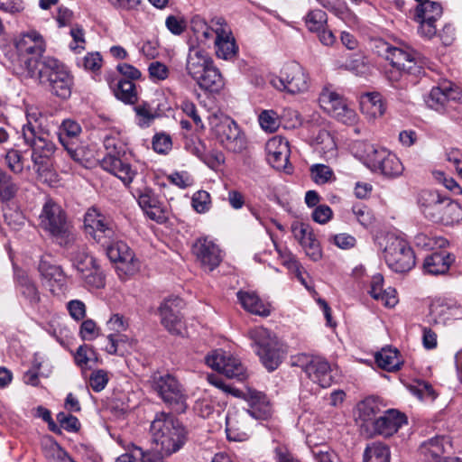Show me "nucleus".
<instances>
[{
  "label": "nucleus",
  "mask_w": 462,
  "mask_h": 462,
  "mask_svg": "<svg viewBox=\"0 0 462 462\" xmlns=\"http://www.w3.org/2000/svg\"><path fill=\"white\" fill-rule=\"evenodd\" d=\"M102 57L98 52H89L82 60L80 65L92 72L98 71L102 67Z\"/></svg>",
  "instance_id": "62"
},
{
  "label": "nucleus",
  "mask_w": 462,
  "mask_h": 462,
  "mask_svg": "<svg viewBox=\"0 0 462 462\" xmlns=\"http://www.w3.org/2000/svg\"><path fill=\"white\" fill-rule=\"evenodd\" d=\"M171 146L172 143L170 135L165 134H157L154 135L152 148L156 152L165 154L171 149Z\"/></svg>",
  "instance_id": "63"
},
{
  "label": "nucleus",
  "mask_w": 462,
  "mask_h": 462,
  "mask_svg": "<svg viewBox=\"0 0 462 462\" xmlns=\"http://www.w3.org/2000/svg\"><path fill=\"white\" fill-rule=\"evenodd\" d=\"M448 444V441L445 437L437 436L422 443L420 450L426 456L439 458L446 453V445Z\"/></svg>",
  "instance_id": "47"
},
{
  "label": "nucleus",
  "mask_w": 462,
  "mask_h": 462,
  "mask_svg": "<svg viewBox=\"0 0 462 462\" xmlns=\"http://www.w3.org/2000/svg\"><path fill=\"white\" fill-rule=\"evenodd\" d=\"M250 409L246 412L255 418L263 419L271 414V406L267 396L257 391L249 392Z\"/></svg>",
  "instance_id": "39"
},
{
  "label": "nucleus",
  "mask_w": 462,
  "mask_h": 462,
  "mask_svg": "<svg viewBox=\"0 0 462 462\" xmlns=\"http://www.w3.org/2000/svg\"><path fill=\"white\" fill-rule=\"evenodd\" d=\"M301 366L307 376L322 388H327L331 385L333 382L331 366L323 357H306V361Z\"/></svg>",
  "instance_id": "21"
},
{
  "label": "nucleus",
  "mask_w": 462,
  "mask_h": 462,
  "mask_svg": "<svg viewBox=\"0 0 462 462\" xmlns=\"http://www.w3.org/2000/svg\"><path fill=\"white\" fill-rule=\"evenodd\" d=\"M454 262V257L445 252H435L428 255L423 262V270L425 273L439 275L446 273Z\"/></svg>",
  "instance_id": "33"
},
{
  "label": "nucleus",
  "mask_w": 462,
  "mask_h": 462,
  "mask_svg": "<svg viewBox=\"0 0 462 462\" xmlns=\"http://www.w3.org/2000/svg\"><path fill=\"white\" fill-rule=\"evenodd\" d=\"M38 81L51 94L67 99L71 95L73 76L69 69L52 57H44L42 65L28 76Z\"/></svg>",
  "instance_id": "2"
},
{
  "label": "nucleus",
  "mask_w": 462,
  "mask_h": 462,
  "mask_svg": "<svg viewBox=\"0 0 462 462\" xmlns=\"http://www.w3.org/2000/svg\"><path fill=\"white\" fill-rule=\"evenodd\" d=\"M216 54L218 58L230 60L237 52V46L235 39L221 30V34H217L215 39Z\"/></svg>",
  "instance_id": "43"
},
{
  "label": "nucleus",
  "mask_w": 462,
  "mask_h": 462,
  "mask_svg": "<svg viewBox=\"0 0 462 462\" xmlns=\"http://www.w3.org/2000/svg\"><path fill=\"white\" fill-rule=\"evenodd\" d=\"M205 362L227 378L244 381L247 377L246 368L241 361L222 349L212 351L205 357Z\"/></svg>",
  "instance_id": "15"
},
{
  "label": "nucleus",
  "mask_w": 462,
  "mask_h": 462,
  "mask_svg": "<svg viewBox=\"0 0 462 462\" xmlns=\"http://www.w3.org/2000/svg\"><path fill=\"white\" fill-rule=\"evenodd\" d=\"M19 189L18 185L7 172L0 168V199L10 200Z\"/></svg>",
  "instance_id": "50"
},
{
  "label": "nucleus",
  "mask_w": 462,
  "mask_h": 462,
  "mask_svg": "<svg viewBox=\"0 0 462 462\" xmlns=\"http://www.w3.org/2000/svg\"><path fill=\"white\" fill-rule=\"evenodd\" d=\"M79 335L83 340H93L98 336V328L92 319H86L80 325Z\"/></svg>",
  "instance_id": "64"
},
{
  "label": "nucleus",
  "mask_w": 462,
  "mask_h": 462,
  "mask_svg": "<svg viewBox=\"0 0 462 462\" xmlns=\"http://www.w3.org/2000/svg\"><path fill=\"white\" fill-rule=\"evenodd\" d=\"M328 16L327 14L320 10H311L305 16V24L308 30L311 32H318L323 27L327 26Z\"/></svg>",
  "instance_id": "51"
},
{
  "label": "nucleus",
  "mask_w": 462,
  "mask_h": 462,
  "mask_svg": "<svg viewBox=\"0 0 462 462\" xmlns=\"http://www.w3.org/2000/svg\"><path fill=\"white\" fill-rule=\"evenodd\" d=\"M14 45L22 73L28 77L31 70H35L42 65L43 58H41L45 51L43 38L38 32L32 30L21 34L15 40Z\"/></svg>",
  "instance_id": "7"
},
{
  "label": "nucleus",
  "mask_w": 462,
  "mask_h": 462,
  "mask_svg": "<svg viewBox=\"0 0 462 462\" xmlns=\"http://www.w3.org/2000/svg\"><path fill=\"white\" fill-rule=\"evenodd\" d=\"M443 8L440 3L426 1L418 4L414 11V20L419 23L418 33L424 38L431 39L437 34V21L442 16Z\"/></svg>",
  "instance_id": "17"
},
{
  "label": "nucleus",
  "mask_w": 462,
  "mask_h": 462,
  "mask_svg": "<svg viewBox=\"0 0 462 462\" xmlns=\"http://www.w3.org/2000/svg\"><path fill=\"white\" fill-rule=\"evenodd\" d=\"M5 162L10 169L15 174L22 173L23 171V157L22 153L17 151L11 149L5 154Z\"/></svg>",
  "instance_id": "58"
},
{
  "label": "nucleus",
  "mask_w": 462,
  "mask_h": 462,
  "mask_svg": "<svg viewBox=\"0 0 462 462\" xmlns=\"http://www.w3.org/2000/svg\"><path fill=\"white\" fill-rule=\"evenodd\" d=\"M84 227L86 233L102 245L111 243L116 238L114 221L94 207L85 213Z\"/></svg>",
  "instance_id": "12"
},
{
  "label": "nucleus",
  "mask_w": 462,
  "mask_h": 462,
  "mask_svg": "<svg viewBox=\"0 0 462 462\" xmlns=\"http://www.w3.org/2000/svg\"><path fill=\"white\" fill-rule=\"evenodd\" d=\"M320 106L337 121L354 125L357 120L356 111L349 107L345 99L329 88H324L319 95Z\"/></svg>",
  "instance_id": "16"
},
{
  "label": "nucleus",
  "mask_w": 462,
  "mask_h": 462,
  "mask_svg": "<svg viewBox=\"0 0 462 462\" xmlns=\"http://www.w3.org/2000/svg\"><path fill=\"white\" fill-rule=\"evenodd\" d=\"M38 270L41 277L50 287L53 294L63 293L66 289L67 278L60 266L53 264L46 258L40 260Z\"/></svg>",
  "instance_id": "23"
},
{
  "label": "nucleus",
  "mask_w": 462,
  "mask_h": 462,
  "mask_svg": "<svg viewBox=\"0 0 462 462\" xmlns=\"http://www.w3.org/2000/svg\"><path fill=\"white\" fill-rule=\"evenodd\" d=\"M157 452L169 457L180 451L186 444L189 431L184 424L170 412H157L149 430Z\"/></svg>",
  "instance_id": "1"
},
{
  "label": "nucleus",
  "mask_w": 462,
  "mask_h": 462,
  "mask_svg": "<svg viewBox=\"0 0 462 462\" xmlns=\"http://www.w3.org/2000/svg\"><path fill=\"white\" fill-rule=\"evenodd\" d=\"M310 178L318 185H324L336 180L333 170L325 164H313L310 168Z\"/></svg>",
  "instance_id": "48"
},
{
  "label": "nucleus",
  "mask_w": 462,
  "mask_h": 462,
  "mask_svg": "<svg viewBox=\"0 0 462 462\" xmlns=\"http://www.w3.org/2000/svg\"><path fill=\"white\" fill-rule=\"evenodd\" d=\"M366 155L365 163L374 172H380L386 178L394 179L401 176L404 167L401 160L385 149H376L371 144H365Z\"/></svg>",
  "instance_id": "11"
},
{
  "label": "nucleus",
  "mask_w": 462,
  "mask_h": 462,
  "mask_svg": "<svg viewBox=\"0 0 462 462\" xmlns=\"http://www.w3.org/2000/svg\"><path fill=\"white\" fill-rule=\"evenodd\" d=\"M247 335L263 366L269 372L276 370L283 358L282 344L276 336L263 327L250 328Z\"/></svg>",
  "instance_id": "6"
},
{
  "label": "nucleus",
  "mask_w": 462,
  "mask_h": 462,
  "mask_svg": "<svg viewBox=\"0 0 462 462\" xmlns=\"http://www.w3.org/2000/svg\"><path fill=\"white\" fill-rule=\"evenodd\" d=\"M184 148L199 159H201L206 151L204 142L198 137H185Z\"/></svg>",
  "instance_id": "61"
},
{
  "label": "nucleus",
  "mask_w": 462,
  "mask_h": 462,
  "mask_svg": "<svg viewBox=\"0 0 462 462\" xmlns=\"http://www.w3.org/2000/svg\"><path fill=\"white\" fill-rule=\"evenodd\" d=\"M18 290L20 293L28 300L32 306H36L40 300V292L34 284L27 276L21 275L17 279Z\"/></svg>",
  "instance_id": "45"
},
{
  "label": "nucleus",
  "mask_w": 462,
  "mask_h": 462,
  "mask_svg": "<svg viewBox=\"0 0 462 462\" xmlns=\"http://www.w3.org/2000/svg\"><path fill=\"white\" fill-rule=\"evenodd\" d=\"M42 452L48 462H74L52 437H47L42 443Z\"/></svg>",
  "instance_id": "42"
},
{
  "label": "nucleus",
  "mask_w": 462,
  "mask_h": 462,
  "mask_svg": "<svg viewBox=\"0 0 462 462\" xmlns=\"http://www.w3.org/2000/svg\"><path fill=\"white\" fill-rule=\"evenodd\" d=\"M134 196L137 197L139 206L150 219L158 223H162L167 219L163 208L151 189H138L135 190Z\"/></svg>",
  "instance_id": "27"
},
{
  "label": "nucleus",
  "mask_w": 462,
  "mask_h": 462,
  "mask_svg": "<svg viewBox=\"0 0 462 462\" xmlns=\"http://www.w3.org/2000/svg\"><path fill=\"white\" fill-rule=\"evenodd\" d=\"M180 109L187 116L192 119L197 131H202L205 129V125L200 116L199 115L197 106L192 101L189 99L181 101Z\"/></svg>",
  "instance_id": "55"
},
{
  "label": "nucleus",
  "mask_w": 462,
  "mask_h": 462,
  "mask_svg": "<svg viewBox=\"0 0 462 462\" xmlns=\"http://www.w3.org/2000/svg\"><path fill=\"white\" fill-rule=\"evenodd\" d=\"M279 82L282 89L291 94L304 92L309 88L308 75L297 62H291L283 66Z\"/></svg>",
  "instance_id": "18"
},
{
  "label": "nucleus",
  "mask_w": 462,
  "mask_h": 462,
  "mask_svg": "<svg viewBox=\"0 0 462 462\" xmlns=\"http://www.w3.org/2000/svg\"><path fill=\"white\" fill-rule=\"evenodd\" d=\"M150 382L153 391L165 403L172 408L183 406L186 400L184 390L174 376L170 374L155 373Z\"/></svg>",
  "instance_id": "14"
},
{
  "label": "nucleus",
  "mask_w": 462,
  "mask_h": 462,
  "mask_svg": "<svg viewBox=\"0 0 462 462\" xmlns=\"http://www.w3.org/2000/svg\"><path fill=\"white\" fill-rule=\"evenodd\" d=\"M261 127L268 133H274L281 124L280 115L274 110H263L258 117Z\"/></svg>",
  "instance_id": "52"
},
{
  "label": "nucleus",
  "mask_w": 462,
  "mask_h": 462,
  "mask_svg": "<svg viewBox=\"0 0 462 462\" xmlns=\"http://www.w3.org/2000/svg\"><path fill=\"white\" fill-rule=\"evenodd\" d=\"M417 201L422 214L433 222H448L444 213L458 210L457 204L442 198L434 190H421Z\"/></svg>",
  "instance_id": "13"
},
{
  "label": "nucleus",
  "mask_w": 462,
  "mask_h": 462,
  "mask_svg": "<svg viewBox=\"0 0 462 462\" xmlns=\"http://www.w3.org/2000/svg\"><path fill=\"white\" fill-rule=\"evenodd\" d=\"M383 45L386 60L396 69V71L390 72L389 79L391 80H399L395 75L397 72L401 78L405 79L409 76L419 77L423 73L422 62L417 51L410 48L402 49L391 46L387 43Z\"/></svg>",
  "instance_id": "8"
},
{
  "label": "nucleus",
  "mask_w": 462,
  "mask_h": 462,
  "mask_svg": "<svg viewBox=\"0 0 462 462\" xmlns=\"http://www.w3.org/2000/svg\"><path fill=\"white\" fill-rule=\"evenodd\" d=\"M389 447L383 442H373L366 446L364 452V462H390Z\"/></svg>",
  "instance_id": "44"
},
{
  "label": "nucleus",
  "mask_w": 462,
  "mask_h": 462,
  "mask_svg": "<svg viewBox=\"0 0 462 462\" xmlns=\"http://www.w3.org/2000/svg\"><path fill=\"white\" fill-rule=\"evenodd\" d=\"M149 77L152 82L165 80L170 74L169 68L161 61H152L148 67Z\"/></svg>",
  "instance_id": "56"
},
{
  "label": "nucleus",
  "mask_w": 462,
  "mask_h": 462,
  "mask_svg": "<svg viewBox=\"0 0 462 462\" xmlns=\"http://www.w3.org/2000/svg\"><path fill=\"white\" fill-rule=\"evenodd\" d=\"M291 231L294 237L303 247L306 254L311 260L319 261L322 256V251L312 228L307 224L296 223L292 225Z\"/></svg>",
  "instance_id": "26"
},
{
  "label": "nucleus",
  "mask_w": 462,
  "mask_h": 462,
  "mask_svg": "<svg viewBox=\"0 0 462 462\" xmlns=\"http://www.w3.org/2000/svg\"><path fill=\"white\" fill-rule=\"evenodd\" d=\"M406 423L407 417L404 413L390 409L374 421V426L367 435L378 434L383 437H391Z\"/></svg>",
  "instance_id": "20"
},
{
  "label": "nucleus",
  "mask_w": 462,
  "mask_h": 462,
  "mask_svg": "<svg viewBox=\"0 0 462 462\" xmlns=\"http://www.w3.org/2000/svg\"><path fill=\"white\" fill-rule=\"evenodd\" d=\"M57 420L61 428L69 432H76L80 428V423L77 417L63 411L57 414Z\"/></svg>",
  "instance_id": "60"
},
{
  "label": "nucleus",
  "mask_w": 462,
  "mask_h": 462,
  "mask_svg": "<svg viewBox=\"0 0 462 462\" xmlns=\"http://www.w3.org/2000/svg\"><path fill=\"white\" fill-rule=\"evenodd\" d=\"M108 345L106 351L110 355L124 356L136 346V340L125 334L111 333L107 336Z\"/></svg>",
  "instance_id": "37"
},
{
  "label": "nucleus",
  "mask_w": 462,
  "mask_h": 462,
  "mask_svg": "<svg viewBox=\"0 0 462 462\" xmlns=\"http://www.w3.org/2000/svg\"><path fill=\"white\" fill-rule=\"evenodd\" d=\"M211 132L226 150L240 152L246 147V141L237 124L226 116L213 115L209 117Z\"/></svg>",
  "instance_id": "9"
},
{
  "label": "nucleus",
  "mask_w": 462,
  "mask_h": 462,
  "mask_svg": "<svg viewBox=\"0 0 462 462\" xmlns=\"http://www.w3.org/2000/svg\"><path fill=\"white\" fill-rule=\"evenodd\" d=\"M106 254L110 261L120 263L125 265V273H132L134 271V255L130 247L124 242L118 241L114 244L106 245Z\"/></svg>",
  "instance_id": "31"
},
{
  "label": "nucleus",
  "mask_w": 462,
  "mask_h": 462,
  "mask_svg": "<svg viewBox=\"0 0 462 462\" xmlns=\"http://www.w3.org/2000/svg\"><path fill=\"white\" fill-rule=\"evenodd\" d=\"M280 119L281 124L287 129L296 128L302 124L300 113L291 107L283 108Z\"/></svg>",
  "instance_id": "54"
},
{
  "label": "nucleus",
  "mask_w": 462,
  "mask_h": 462,
  "mask_svg": "<svg viewBox=\"0 0 462 462\" xmlns=\"http://www.w3.org/2000/svg\"><path fill=\"white\" fill-rule=\"evenodd\" d=\"M81 133V127L76 121L66 119L59 128V140L76 162L81 161V148L76 144V140Z\"/></svg>",
  "instance_id": "25"
},
{
  "label": "nucleus",
  "mask_w": 462,
  "mask_h": 462,
  "mask_svg": "<svg viewBox=\"0 0 462 462\" xmlns=\"http://www.w3.org/2000/svg\"><path fill=\"white\" fill-rule=\"evenodd\" d=\"M195 81L201 89L212 94H218L225 87L224 78L215 65L208 67Z\"/></svg>",
  "instance_id": "34"
},
{
  "label": "nucleus",
  "mask_w": 462,
  "mask_h": 462,
  "mask_svg": "<svg viewBox=\"0 0 462 462\" xmlns=\"http://www.w3.org/2000/svg\"><path fill=\"white\" fill-rule=\"evenodd\" d=\"M211 206L210 194L206 190H199L192 197V207L198 213H205Z\"/></svg>",
  "instance_id": "57"
},
{
  "label": "nucleus",
  "mask_w": 462,
  "mask_h": 462,
  "mask_svg": "<svg viewBox=\"0 0 462 462\" xmlns=\"http://www.w3.org/2000/svg\"><path fill=\"white\" fill-rule=\"evenodd\" d=\"M361 110L369 118L381 117L385 112V106L379 93H367L361 100Z\"/></svg>",
  "instance_id": "41"
},
{
  "label": "nucleus",
  "mask_w": 462,
  "mask_h": 462,
  "mask_svg": "<svg viewBox=\"0 0 462 462\" xmlns=\"http://www.w3.org/2000/svg\"><path fill=\"white\" fill-rule=\"evenodd\" d=\"M109 87L115 97L126 105H134L138 101L136 85L125 79H113L109 81Z\"/></svg>",
  "instance_id": "32"
},
{
  "label": "nucleus",
  "mask_w": 462,
  "mask_h": 462,
  "mask_svg": "<svg viewBox=\"0 0 462 462\" xmlns=\"http://www.w3.org/2000/svg\"><path fill=\"white\" fill-rule=\"evenodd\" d=\"M356 410V421L361 430L368 434L371 428L374 426V421L377 419V414L380 412V406L377 400L372 396L367 397L357 404Z\"/></svg>",
  "instance_id": "30"
},
{
  "label": "nucleus",
  "mask_w": 462,
  "mask_h": 462,
  "mask_svg": "<svg viewBox=\"0 0 462 462\" xmlns=\"http://www.w3.org/2000/svg\"><path fill=\"white\" fill-rule=\"evenodd\" d=\"M383 257L388 267L395 273H406L415 265L414 252L403 238L390 234L385 236Z\"/></svg>",
  "instance_id": "10"
},
{
  "label": "nucleus",
  "mask_w": 462,
  "mask_h": 462,
  "mask_svg": "<svg viewBox=\"0 0 462 462\" xmlns=\"http://www.w3.org/2000/svg\"><path fill=\"white\" fill-rule=\"evenodd\" d=\"M317 149L322 152L323 156L331 158L337 153V143L333 135L327 130H320L316 138Z\"/></svg>",
  "instance_id": "46"
},
{
  "label": "nucleus",
  "mask_w": 462,
  "mask_h": 462,
  "mask_svg": "<svg viewBox=\"0 0 462 462\" xmlns=\"http://www.w3.org/2000/svg\"><path fill=\"white\" fill-rule=\"evenodd\" d=\"M352 212L356 220L365 227H368L373 223V215L369 208L362 203L353 206Z\"/></svg>",
  "instance_id": "59"
},
{
  "label": "nucleus",
  "mask_w": 462,
  "mask_h": 462,
  "mask_svg": "<svg viewBox=\"0 0 462 462\" xmlns=\"http://www.w3.org/2000/svg\"><path fill=\"white\" fill-rule=\"evenodd\" d=\"M162 457L157 450H144L134 445L126 453L119 456L116 462H163Z\"/></svg>",
  "instance_id": "38"
},
{
  "label": "nucleus",
  "mask_w": 462,
  "mask_h": 462,
  "mask_svg": "<svg viewBox=\"0 0 462 462\" xmlns=\"http://www.w3.org/2000/svg\"><path fill=\"white\" fill-rule=\"evenodd\" d=\"M374 357L377 365L388 372L397 371L402 365L399 351L391 346L382 348Z\"/></svg>",
  "instance_id": "40"
},
{
  "label": "nucleus",
  "mask_w": 462,
  "mask_h": 462,
  "mask_svg": "<svg viewBox=\"0 0 462 462\" xmlns=\"http://www.w3.org/2000/svg\"><path fill=\"white\" fill-rule=\"evenodd\" d=\"M213 65L214 61L207 51L196 47L189 48L186 60V71L193 80Z\"/></svg>",
  "instance_id": "29"
},
{
  "label": "nucleus",
  "mask_w": 462,
  "mask_h": 462,
  "mask_svg": "<svg viewBox=\"0 0 462 462\" xmlns=\"http://www.w3.org/2000/svg\"><path fill=\"white\" fill-rule=\"evenodd\" d=\"M451 100L462 103V92L450 82H445L431 88L426 103L430 108L439 110Z\"/></svg>",
  "instance_id": "28"
},
{
  "label": "nucleus",
  "mask_w": 462,
  "mask_h": 462,
  "mask_svg": "<svg viewBox=\"0 0 462 462\" xmlns=\"http://www.w3.org/2000/svg\"><path fill=\"white\" fill-rule=\"evenodd\" d=\"M182 300L177 296L165 299L159 307L161 323L171 334L178 335L181 332L182 320L180 310Z\"/></svg>",
  "instance_id": "19"
},
{
  "label": "nucleus",
  "mask_w": 462,
  "mask_h": 462,
  "mask_svg": "<svg viewBox=\"0 0 462 462\" xmlns=\"http://www.w3.org/2000/svg\"><path fill=\"white\" fill-rule=\"evenodd\" d=\"M97 354L94 347L89 345L80 346L75 354V362L78 365L83 367L89 362H97Z\"/></svg>",
  "instance_id": "53"
},
{
  "label": "nucleus",
  "mask_w": 462,
  "mask_h": 462,
  "mask_svg": "<svg viewBox=\"0 0 462 462\" xmlns=\"http://www.w3.org/2000/svg\"><path fill=\"white\" fill-rule=\"evenodd\" d=\"M23 141L32 148L33 169L39 180L51 184L56 180L57 175L53 168V155L56 151L55 143L51 140L48 132L35 133L27 130Z\"/></svg>",
  "instance_id": "3"
},
{
  "label": "nucleus",
  "mask_w": 462,
  "mask_h": 462,
  "mask_svg": "<svg viewBox=\"0 0 462 462\" xmlns=\"http://www.w3.org/2000/svg\"><path fill=\"white\" fill-rule=\"evenodd\" d=\"M237 299L245 310L254 315L267 317L271 313L270 305L264 303L255 292L240 291Z\"/></svg>",
  "instance_id": "35"
},
{
  "label": "nucleus",
  "mask_w": 462,
  "mask_h": 462,
  "mask_svg": "<svg viewBox=\"0 0 462 462\" xmlns=\"http://www.w3.org/2000/svg\"><path fill=\"white\" fill-rule=\"evenodd\" d=\"M192 253L202 267L208 271L216 269L222 261L221 250L208 238L197 239L192 246Z\"/></svg>",
  "instance_id": "22"
},
{
  "label": "nucleus",
  "mask_w": 462,
  "mask_h": 462,
  "mask_svg": "<svg viewBox=\"0 0 462 462\" xmlns=\"http://www.w3.org/2000/svg\"><path fill=\"white\" fill-rule=\"evenodd\" d=\"M79 276L84 281L86 286L90 288L100 289L105 286V275L97 263L92 265L88 271L81 273Z\"/></svg>",
  "instance_id": "49"
},
{
  "label": "nucleus",
  "mask_w": 462,
  "mask_h": 462,
  "mask_svg": "<svg viewBox=\"0 0 462 462\" xmlns=\"http://www.w3.org/2000/svg\"><path fill=\"white\" fill-rule=\"evenodd\" d=\"M267 160L272 167L281 171L287 167L290 158L289 142L281 135L268 140L265 145Z\"/></svg>",
  "instance_id": "24"
},
{
  "label": "nucleus",
  "mask_w": 462,
  "mask_h": 462,
  "mask_svg": "<svg viewBox=\"0 0 462 462\" xmlns=\"http://www.w3.org/2000/svg\"><path fill=\"white\" fill-rule=\"evenodd\" d=\"M73 243L74 241L71 243L69 258L73 267L80 274L85 271H88L92 265L96 264L97 260L88 254V246L85 244L73 245Z\"/></svg>",
  "instance_id": "36"
},
{
  "label": "nucleus",
  "mask_w": 462,
  "mask_h": 462,
  "mask_svg": "<svg viewBox=\"0 0 462 462\" xmlns=\"http://www.w3.org/2000/svg\"><path fill=\"white\" fill-rule=\"evenodd\" d=\"M103 143L107 154L100 162L102 169L119 178L125 185H129L137 172L126 161V145L119 133L106 134Z\"/></svg>",
  "instance_id": "4"
},
{
  "label": "nucleus",
  "mask_w": 462,
  "mask_h": 462,
  "mask_svg": "<svg viewBox=\"0 0 462 462\" xmlns=\"http://www.w3.org/2000/svg\"><path fill=\"white\" fill-rule=\"evenodd\" d=\"M40 226L60 246H69L75 240L72 226L62 208L48 199L39 216Z\"/></svg>",
  "instance_id": "5"
}]
</instances>
